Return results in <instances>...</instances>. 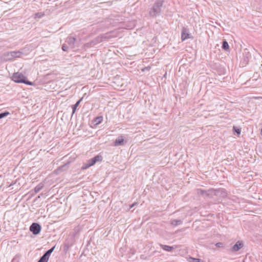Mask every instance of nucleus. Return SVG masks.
Instances as JSON below:
<instances>
[{
    "mask_svg": "<svg viewBox=\"0 0 262 262\" xmlns=\"http://www.w3.org/2000/svg\"><path fill=\"white\" fill-rule=\"evenodd\" d=\"M165 0H156L150 9L149 14L150 16L154 17L159 16L161 14V8Z\"/></svg>",
    "mask_w": 262,
    "mask_h": 262,
    "instance_id": "f257e3e1",
    "label": "nucleus"
},
{
    "mask_svg": "<svg viewBox=\"0 0 262 262\" xmlns=\"http://www.w3.org/2000/svg\"><path fill=\"white\" fill-rule=\"evenodd\" d=\"M69 248V246L68 244H66L64 245V251H67L68 250Z\"/></svg>",
    "mask_w": 262,
    "mask_h": 262,
    "instance_id": "7c9ffc66",
    "label": "nucleus"
},
{
    "mask_svg": "<svg viewBox=\"0 0 262 262\" xmlns=\"http://www.w3.org/2000/svg\"><path fill=\"white\" fill-rule=\"evenodd\" d=\"M93 158L94 159L95 163H96L97 162H101V161H102V160L103 159L102 156L99 155L95 156Z\"/></svg>",
    "mask_w": 262,
    "mask_h": 262,
    "instance_id": "aec40b11",
    "label": "nucleus"
},
{
    "mask_svg": "<svg viewBox=\"0 0 262 262\" xmlns=\"http://www.w3.org/2000/svg\"><path fill=\"white\" fill-rule=\"evenodd\" d=\"M243 55L244 57L243 62L245 64H248L249 59L251 57V54L247 49H245L244 50Z\"/></svg>",
    "mask_w": 262,
    "mask_h": 262,
    "instance_id": "9b49d317",
    "label": "nucleus"
},
{
    "mask_svg": "<svg viewBox=\"0 0 262 262\" xmlns=\"http://www.w3.org/2000/svg\"><path fill=\"white\" fill-rule=\"evenodd\" d=\"M191 38L190 34L188 33V29L183 27L181 32V40L184 41L188 38Z\"/></svg>",
    "mask_w": 262,
    "mask_h": 262,
    "instance_id": "0eeeda50",
    "label": "nucleus"
},
{
    "mask_svg": "<svg viewBox=\"0 0 262 262\" xmlns=\"http://www.w3.org/2000/svg\"><path fill=\"white\" fill-rule=\"evenodd\" d=\"M191 262H203V261L200 258H192Z\"/></svg>",
    "mask_w": 262,
    "mask_h": 262,
    "instance_id": "bb28decb",
    "label": "nucleus"
},
{
    "mask_svg": "<svg viewBox=\"0 0 262 262\" xmlns=\"http://www.w3.org/2000/svg\"><path fill=\"white\" fill-rule=\"evenodd\" d=\"M108 39V37L107 36L106 34H101V35L98 36L96 38H95L93 40H92L90 42V43L93 45H96L97 43L101 42L103 41L104 40Z\"/></svg>",
    "mask_w": 262,
    "mask_h": 262,
    "instance_id": "423d86ee",
    "label": "nucleus"
},
{
    "mask_svg": "<svg viewBox=\"0 0 262 262\" xmlns=\"http://www.w3.org/2000/svg\"><path fill=\"white\" fill-rule=\"evenodd\" d=\"M23 53L20 51L5 52L3 54L2 58L4 61L12 60L15 58L20 57Z\"/></svg>",
    "mask_w": 262,
    "mask_h": 262,
    "instance_id": "7ed1b4c3",
    "label": "nucleus"
},
{
    "mask_svg": "<svg viewBox=\"0 0 262 262\" xmlns=\"http://www.w3.org/2000/svg\"><path fill=\"white\" fill-rule=\"evenodd\" d=\"M124 140L122 136H120L117 139H116L114 142V145L115 146H118L120 145H123L124 144Z\"/></svg>",
    "mask_w": 262,
    "mask_h": 262,
    "instance_id": "f8f14e48",
    "label": "nucleus"
},
{
    "mask_svg": "<svg viewBox=\"0 0 262 262\" xmlns=\"http://www.w3.org/2000/svg\"><path fill=\"white\" fill-rule=\"evenodd\" d=\"M55 248V246H53V247H52L51 249H49L48 250H47V251H46L45 253L48 255L49 256H50V255L51 254V253L53 252V251H54V249Z\"/></svg>",
    "mask_w": 262,
    "mask_h": 262,
    "instance_id": "412c9836",
    "label": "nucleus"
},
{
    "mask_svg": "<svg viewBox=\"0 0 262 262\" xmlns=\"http://www.w3.org/2000/svg\"><path fill=\"white\" fill-rule=\"evenodd\" d=\"M160 246L162 248V249L168 252L171 251L172 250L174 249L173 247L168 245H161Z\"/></svg>",
    "mask_w": 262,
    "mask_h": 262,
    "instance_id": "dca6fc26",
    "label": "nucleus"
},
{
    "mask_svg": "<svg viewBox=\"0 0 262 262\" xmlns=\"http://www.w3.org/2000/svg\"><path fill=\"white\" fill-rule=\"evenodd\" d=\"M196 191L198 194L199 195H202L203 196L211 198V189H209L208 190H205L202 189H198Z\"/></svg>",
    "mask_w": 262,
    "mask_h": 262,
    "instance_id": "6e6552de",
    "label": "nucleus"
},
{
    "mask_svg": "<svg viewBox=\"0 0 262 262\" xmlns=\"http://www.w3.org/2000/svg\"><path fill=\"white\" fill-rule=\"evenodd\" d=\"M82 99H83V97L81 98L80 99H79L76 102V103L75 104H74L72 106V115H73L75 113L77 107L79 106V104L82 101Z\"/></svg>",
    "mask_w": 262,
    "mask_h": 262,
    "instance_id": "4468645a",
    "label": "nucleus"
},
{
    "mask_svg": "<svg viewBox=\"0 0 262 262\" xmlns=\"http://www.w3.org/2000/svg\"><path fill=\"white\" fill-rule=\"evenodd\" d=\"M43 15V14H42L41 13H37L35 14L36 17H37L39 18L41 17Z\"/></svg>",
    "mask_w": 262,
    "mask_h": 262,
    "instance_id": "c756f323",
    "label": "nucleus"
},
{
    "mask_svg": "<svg viewBox=\"0 0 262 262\" xmlns=\"http://www.w3.org/2000/svg\"><path fill=\"white\" fill-rule=\"evenodd\" d=\"M30 231L34 235L38 234L41 231V227L37 223H33L30 226Z\"/></svg>",
    "mask_w": 262,
    "mask_h": 262,
    "instance_id": "39448f33",
    "label": "nucleus"
},
{
    "mask_svg": "<svg viewBox=\"0 0 262 262\" xmlns=\"http://www.w3.org/2000/svg\"><path fill=\"white\" fill-rule=\"evenodd\" d=\"M12 79L16 83H23L29 85L33 84L32 82L28 80L22 73L19 72L14 73L13 74Z\"/></svg>",
    "mask_w": 262,
    "mask_h": 262,
    "instance_id": "f03ea898",
    "label": "nucleus"
},
{
    "mask_svg": "<svg viewBox=\"0 0 262 262\" xmlns=\"http://www.w3.org/2000/svg\"><path fill=\"white\" fill-rule=\"evenodd\" d=\"M222 48L225 51H227L229 49L228 43L225 39L223 41Z\"/></svg>",
    "mask_w": 262,
    "mask_h": 262,
    "instance_id": "f3484780",
    "label": "nucleus"
},
{
    "mask_svg": "<svg viewBox=\"0 0 262 262\" xmlns=\"http://www.w3.org/2000/svg\"><path fill=\"white\" fill-rule=\"evenodd\" d=\"M91 166H89V163L86 162L85 163H84L83 164V165L82 166V169H86L88 168H89L90 167H91Z\"/></svg>",
    "mask_w": 262,
    "mask_h": 262,
    "instance_id": "a878e982",
    "label": "nucleus"
},
{
    "mask_svg": "<svg viewBox=\"0 0 262 262\" xmlns=\"http://www.w3.org/2000/svg\"><path fill=\"white\" fill-rule=\"evenodd\" d=\"M9 114V112H7V111H5L4 112L1 113H0V119L4 117H6Z\"/></svg>",
    "mask_w": 262,
    "mask_h": 262,
    "instance_id": "4be33fe9",
    "label": "nucleus"
},
{
    "mask_svg": "<svg viewBox=\"0 0 262 262\" xmlns=\"http://www.w3.org/2000/svg\"><path fill=\"white\" fill-rule=\"evenodd\" d=\"M182 223V221L181 220H173L171 221V224L173 226H177Z\"/></svg>",
    "mask_w": 262,
    "mask_h": 262,
    "instance_id": "6ab92c4d",
    "label": "nucleus"
},
{
    "mask_svg": "<svg viewBox=\"0 0 262 262\" xmlns=\"http://www.w3.org/2000/svg\"><path fill=\"white\" fill-rule=\"evenodd\" d=\"M76 41V38L74 37L68 36L66 39V42L72 48L75 47V43Z\"/></svg>",
    "mask_w": 262,
    "mask_h": 262,
    "instance_id": "1a4fd4ad",
    "label": "nucleus"
},
{
    "mask_svg": "<svg viewBox=\"0 0 262 262\" xmlns=\"http://www.w3.org/2000/svg\"><path fill=\"white\" fill-rule=\"evenodd\" d=\"M43 187V184L42 183H40L37 185L34 189L35 193H38L39 191H40Z\"/></svg>",
    "mask_w": 262,
    "mask_h": 262,
    "instance_id": "a211bd4d",
    "label": "nucleus"
},
{
    "mask_svg": "<svg viewBox=\"0 0 262 262\" xmlns=\"http://www.w3.org/2000/svg\"><path fill=\"white\" fill-rule=\"evenodd\" d=\"M215 246L217 247H219V248L223 247H224V243H222V242H219V243H217L215 244Z\"/></svg>",
    "mask_w": 262,
    "mask_h": 262,
    "instance_id": "c85d7f7f",
    "label": "nucleus"
},
{
    "mask_svg": "<svg viewBox=\"0 0 262 262\" xmlns=\"http://www.w3.org/2000/svg\"><path fill=\"white\" fill-rule=\"evenodd\" d=\"M87 162L89 163V166H91L94 165L96 163L93 158H92L88 160Z\"/></svg>",
    "mask_w": 262,
    "mask_h": 262,
    "instance_id": "b1692460",
    "label": "nucleus"
},
{
    "mask_svg": "<svg viewBox=\"0 0 262 262\" xmlns=\"http://www.w3.org/2000/svg\"><path fill=\"white\" fill-rule=\"evenodd\" d=\"M244 246L242 241H238L232 247V251L236 252L239 251Z\"/></svg>",
    "mask_w": 262,
    "mask_h": 262,
    "instance_id": "9d476101",
    "label": "nucleus"
},
{
    "mask_svg": "<svg viewBox=\"0 0 262 262\" xmlns=\"http://www.w3.org/2000/svg\"><path fill=\"white\" fill-rule=\"evenodd\" d=\"M68 167V164H66L60 167H59L57 169V171H62L63 170H64V169L66 168H67Z\"/></svg>",
    "mask_w": 262,
    "mask_h": 262,
    "instance_id": "393cba45",
    "label": "nucleus"
},
{
    "mask_svg": "<svg viewBox=\"0 0 262 262\" xmlns=\"http://www.w3.org/2000/svg\"><path fill=\"white\" fill-rule=\"evenodd\" d=\"M233 131L236 133L238 135H239L241 133V129L237 127H233Z\"/></svg>",
    "mask_w": 262,
    "mask_h": 262,
    "instance_id": "5701e85b",
    "label": "nucleus"
},
{
    "mask_svg": "<svg viewBox=\"0 0 262 262\" xmlns=\"http://www.w3.org/2000/svg\"><path fill=\"white\" fill-rule=\"evenodd\" d=\"M137 203H133L130 206V208H133V207H134L136 205Z\"/></svg>",
    "mask_w": 262,
    "mask_h": 262,
    "instance_id": "2f4dec72",
    "label": "nucleus"
},
{
    "mask_svg": "<svg viewBox=\"0 0 262 262\" xmlns=\"http://www.w3.org/2000/svg\"><path fill=\"white\" fill-rule=\"evenodd\" d=\"M103 121V117L102 116H98L95 118L92 121V123L94 126H96L102 122Z\"/></svg>",
    "mask_w": 262,
    "mask_h": 262,
    "instance_id": "ddd939ff",
    "label": "nucleus"
},
{
    "mask_svg": "<svg viewBox=\"0 0 262 262\" xmlns=\"http://www.w3.org/2000/svg\"><path fill=\"white\" fill-rule=\"evenodd\" d=\"M69 47L67 45L63 44L62 46V50L64 51H68Z\"/></svg>",
    "mask_w": 262,
    "mask_h": 262,
    "instance_id": "cd10ccee",
    "label": "nucleus"
},
{
    "mask_svg": "<svg viewBox=\"0 0 262 262\" xmlns=\"http://www.w3.org/2000/svg\"><path fill=\"white\" fill-rule=\"evenodd\" d=\"M211 198L213 196H216L220 198L226 197L227 193L226 190L224 188H219L217 189H211Z\"/></svg>",
    "mask_w": 262,
    "mask_h": 262,
    "instance_id": "20e7f679",
    "label": "nucleus"
},
{
    "mask_svg": "<svg viewBox=\"0 0 262 262\" xmlns=\"http://www.w3.org/2000/svg\"><path fill=\"white\" fill-rule=\"evenodd\" d=\"M49 257L50 256L45 253L43 255L40 257L37 262H48Z\"/></svg>",
    "mask_w": 262,
    "mask_h": 262,
    "instance_id": "2eb2a0df",
    "label": "nucleus"
}]
</instances>
